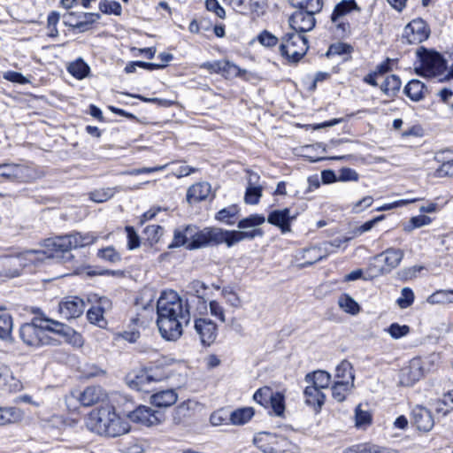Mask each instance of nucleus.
<instances>
[{
	"mask_svg": "<svg viewBox=\"0 0 453 453\" xmlns=\"http://www.w3.org/2000/svg\"><path fill=\"white\" fill-rule=\"evenodd\" d=\"M404 252L401 249L388 248L372 257L367 268L370 278L390 273L403 260Z\"/></svg>",
	"mask_w": 453,
	"mask_h": 453,
	"instance_id": "obj_4",
	"label": "nucleus"
},
{
	"mask_svg": "<svg viewBox=\"0 0 453 453\" xmlns=\"http://www.w3.org/2000/svg\"><path fill=\"white\" fill-rule=\"evenodd\" d=\"M209 308L211 315L217 318L219 321L225 322V309L224 307L217 301H211L209 303Z\"/></svg>",
	"mask_w": 453,
	"mask_h": 453,
	"instance_id": "obj_63",
	"label": "nucleus"
},
{
	"mask_svg": "<svg viewBox=\"0 0 453 453\" xmlns=\"http://www.w3.org/2000/svg\"><path fill=\"white\" fill-rule=\"evenodd\" d=\"M114 194L115 188H107L91 192L89 197L96 203H104L112 197Z\"/></svg>",
	"mask_w": 453,
	"mask_h": 453,
	"instance_id": "obj_53",
	"label": "nucleus"
},
{
	"mask_svg": "<svg viewBox=\"0 0 453 453\" xmlns=\"http://www.w3.org/2000/svg\"><path fill=\"white\" fill-rule=\"evenodd\" d=\"M414 302V293L410 288H403L401 291V297L397 299V303L402 309L408 308Z\"/></svg>",
	"mask_w": 453,
	"mask_h": 453,
	"instance_id": "obj_57",
	"label": "nucleus"
},
{
	"mask_svg": "<svg viewBox=\"0 0 453 453\" xmlns=\"http://www.w3.org/2000/svg\"><path fill=\"white\" fill-rule=\"evenodd\" d=\"M112 410L106 407L90 412L88 418L87 426L99 434L105 435L107 423L111 421Z\"/></svg>",
	"mask_w": 453,
	"mask_h": 453,
	"instance_id": "obj_16",
	"label": "nucleus"
},
{
	"mask_svg": "<svg viewBox=\"0 0 453 453\" xmlns=\"http://www.w3.org/2000/svg\"><path fill=\"white\" fill-rule=\"evenodd\" d=\"M430 34V30L422 19H415L405 26L403 37L410 44H417L426 41Z\"/></svg>",
	"mask_w": 453,
	"mask_h": 453,
	"instance_id": "obj_13",
	"label": "nucleus"
},
{
	"mask_svg": "<svg viewBox=\"0 0 453 453\" xmlns=\"http://www.w3.org/2000/svg\"><path fill=\"white\" fill-rule=\"evenodd\" d=\"M97 257L102 260L111 264H117L121 260L119 252H118L112 246L99 250L97 252Z\"/></svg>",
	"mask_w": 453,
	"mask_h": 453,
	"instance_id": "obj_46",
	"label": "nucleus"
},
{
	"mask_svg": "<svg viewBox=\"0 0 453 453\" xmlns=\"http://www.w3.org/2000/svg\"><path fill=\"white\" fill-rule=\"evenodd\" d=\"M257 41L265 47H273L278 43V38L272 33L264 30L257 35Z\"/></svg>",
	"mask_w": 453,
	"mask_h": 453,
	"instance_id": "obj_61",
	"label": "nucleus"
},
{
	"mask_svg": "<svg viewBox=\"0 0 453 453\" xmlns=\"http://www.w3.org/2000/svg\"><path fill=\"white\" fill-rule=\"evenodd\" d=\"M0 385L9 391H19L22 386L19 380L13 377L10 368L6 365H0Z\"/></svg>",
	"mask_w": 453,
	"mask_h": 453,
	"instance_id": "obj_30",
	"label": "nucleus"
},
{
	"mask_svg": "<svg viewBox=\"0 0 453 453\" xmlns=\"http://www.w3.org/2000/svg\"><path fill=\"white\" fill-rule=\"evenodd\" d=\"M253 399L265 409H272L276 416H282L285 411V398L282 393L275 392L269 387L257 389Z\"/></svg>",
	"mask_w": 453,
	"mask_h": 453,
	"instance_id": "obj_10",
	"label": "nucleus"
},
{
	"mask_svg": "<svg viewBox=\"0 0 453 453\" xmlns=\"http://www.w3.org/2000/svg\"><path fill=\"white\" fill-rule=\"evenodd\" d=\"M289 4L299 11L319 12L323 8V0H288Z\"/></svg>",
	"mask_w": 453,
	"mask_h": 453,
	"instance_id": "obj_34",
	"label": "nucleus"
},
{
	"mask_svg": "<svg viewBox=\"0 0 453 453\" xmlns=\"http://www.w3.org/2000/svg\"><path fill=\"white\" fill-rule=\"evenodd\" d=\"M211 192V186L208 182H199L192 185L187 193V199L189 203H196L208 197Z\"/></svg>",
	"mask_w": 453,
	"mask_h": 453,
	"instance_id": "obj_28",
	"label": "nucleus"
},
{
	"mask_svg": "<svg viewBox=\"0 0 453 453\" xmlns=\"http://www.w3.org/2000/svg\"><path fill=\"white\" fill-rule=\"evenodd\" d=\"M146 371L148 372L149 379L151 380L152 382L163 381L172 375V372L167 366H161L159 365L146 368Z\"/></svg>",
	"mask_w": 453,
	"mask_h": 453,
	"instance_id": "obj_38",
	"label": "nucleus"
},
{
	"mask_svg": "<svg viewBox=\"0 0 453 453\" xmlns=\"http://www.w3.org/2000/svg\"><path fill=\"white\" fill-rule=\"evenodd\" d=\"M239 212V209L236 205H231L227 208H224L220 210L217 215L216 219L219 221L225 222L228 225H233L234 221L230 219L234 218Z\"/></svg>",
	"mask_w": 453,
	"mask_h": 453,
	"instance_id": "obj_49",
	"label": "nucleus"
},
{
	"mask_svg": "<svg viewBox=\"0 0 453 453\" xmlns=\"http://www.w3.org/2000/svg\"><path fill=\"white\" fill-rule=\"evenodd\" d=\"M201 68L207 69L211 73H220L226 77L237 76L241 73L236 65L225 60L206 62L201 65Z\"/></svg>",
	"mask_w": 453,
	"mask_h": 453,
	"instance_id": "obj_22",
	"label": "nucleus"
},
{
	"mask_svg": "<svg viewBox=\"0 0 453 453\" xmlns=\"http://www.w3.org/2000/svg\"><path fill=\"white\" fill-rule=\"evenodd\" d=\"M339 306L346 312L357 314L359 311L358 303L349 295L343 294L339 297Z\"/></svg>",
	"mask_w": 453,
	"mask_h": 453,
	"instance_id": "obj_45",
	"label": "nucleus"
},
{
	"mask_svg": "<svg viewBox=\"0 0 453 453\" xmlns=\"http://www.w3.org/2000/svg\"><path fill=\"white\" fill-rule=\"evenodd\" d=\"M401 87L400 79L395 75L388 76L380 85L381 91L388 96H394Z\"/></svg>",
	"mask_w": 453,
	"mask_h": 453,
	"instance_id": "obj_40",
	"label": "nucleus"
},
{
	"mask_svg": "<svg viewBox=\"0 0 453 453\" xmlns=\"http://www.w3.org/2000/svg\"><path fill=\"white\" fill-rule=\"evenodd\" d=\"M254 415L251 407L237 409L229 413V423L234 426H242L249 422Z\"/></svg>",
	"mask_w": 453,
	"mask_h": 453,
	"instance_id": "obj_33",
	"label": "nucleus"
},
{
	"mask_svg": "<svg viewBox=\"0 0 453 453\" xmlns=\"http://www.w3.org/2000/svg\"><path fill=\"white\" fill-rule=\"evenodd\" d=\"M430 304H449L453 303V290H437L426 298Z\"/></svg>",
	"mask_w": 453,
	"mask_h": 453,
	"instance_id": "obj_36",
	"label": "nucleus"
},
{
	"mask_svg": "<svg viewBox=\"0 0 453 453\" xmlns=\"http://www.w3.org/2000/svg\"><path fill=\"white\" fill-rule=\"evenodd\" d=\"M128 418L134 423L145 426H153L162 422L163 414L150 407L141 405L130 412Z\"/></svg>",
	"mask_w": 453,
	"mask_h": 453,
	"instance_id": "obj_12",
	"label": "nucleus"
},
{
	"mask_svg": "<svg viewBox=\"0 0 453 453\" xmlns=\"http://www.w3.org/2000/svg\"><path fill=\"white\" fill-rule=\"evenodd\" d=\"M208 289V286L203 282L195 280L191 281L188 286V293L192 296L190 300H187L185 303H197V311L200 314H203L207 311V304H206V290Z\"/></svg>",
	"mask_w": 453,
	"mask_h": 453,
	"instance_id": "obj_18",
	"label": "nucleus"
},
{
	"mask_svg": "<svg viewBox=\"0 0 453 453\" xmlns=\"http://www.w3.org/2000/svg\"><path fill=\"white\" fill-rule=\"evenodd\" d=\"M420 65L415 67L417 74L425 77L441 75L446 70V62L442 57L434 51L424 50L419 54Z\"/></svg>",
	"mask_w": 453,
	"mask_h": 453,
	"instance_id": "obj_9",
	"label": "nucleus"
},
{
	"mask_svg": "<svg viewBox=\"0 0 453 453\" xmlns=\"http://www.w3.org/2000/svg\"><path fill=\"white\" fill-rule=\"evenodd\" d=\"M130 430L129 424L119 417L113 411L111 415V421L107 423L105 436L116 437L127 434Z\"/></svg>",
	"mask_w": 453,
	"mask_h": 453,
	"instance_id": "obj_24",
	"label": "nucleus"
},
{
	"mask_svg": "<svg viewBox=\"0 0 453 453\" xmlns=\"http://www.w3.org/2000/svg\"><path fill=\"white\" fill-rule=\"evenodd\" d=\"M206 10L216 14L220 19H225L226 12L217 0H205Z\"/></svg>",
	"mask_w": 453,
	"mask_h": 453,
	"instance_id": "obj_64",
	"label": "nucleus"
},
{
	"mask_svg": "<svg viewBox=\"0 0 453 453\" xmlns=\"http://www.w3.org/2000/svg\"><path fill=\"white\" fill-rule=\"evenodd\" d=\"M151 380L149 379L146 369L140 371L134 378L131 380L130 386L139 391H149L147 385L151 383Z\"/></svg>",
	"mask_w": 453,
	"mask_h": 453,
	"instance_id": "obj_42",
	"label": "nucleus"
},
{
	"mask_svg": "<svg viewBox=\"0 0 453 453\" xmlns=\"http://www.w3.org/2000/svg\"><path fill=\"white\" fill-rule=\"evenodd\" d=\"M352 10H358L356 2L354 0H342L335 5L331 15V21L342 33H346L349 29V25L343 21V18Z\"/></svg>",
	"mask_w": 453,
	"mask_h": 453,
	"instance_id": "obj_15",
	"label": "nucleus"
},
{
	"mask_svg": "<svg viewBox=\"0 0 453 453\" xmlns=\"http://www.w3.org/2000/svg\"><path fill=\"white\" fill-rule=\"evenodd\" d=\"M296 218V214H291L288 208L282 210H274L271 211L267 217V222L278 226L281 232H290V224Z\"/></svg>",
	"mask_w": 453,
	"mask_h": 453,
	"instance_id": "obj_19",
	"label": "nucleus"
},
{
	"mask_svg": "<svg viewBox=\"0 0 453 453\" xmlns=\"http://www.w3.org/2000/svg\"><path fill=\"white\" fill-rule=\"evenodd\" d=\"M303 394L306 404L311 406L316 411H319L324 404L326 398L321 389L309 385L305 388Z\"/></svg>",
	"mask_w": 453,
	"mask_h": 453,
	"instance_id": "obj_26",
	"label": "nucleus"
},
{
	"mask_svg": "<svg viewBox=\"0 0 453 453\" xmlns=\"http://www.w3.org/2000/svg\"><path fill=\"white\" fill-rule=\"evenodd\" d=\"M98 236L93 233H74L68 235L49 238L42 243L43 250H27L9 260L11 265L27 266L37 265L47 258H58L64 263L70 261L72 249L84 247L94 243Z\"/></svg>",
	"mask_w": 453,
	"mask_h": 453,
	"instance_id": "obj_1",
	"label": "nucleus"
},
{
	"mask_svg": "<svg viewBox=\"0 0 453 453\" xmlns=\"http://www.w3.org/2000/svg\"><path fill=\"white\" fill-rule=\"evenodd\" d=\"M262 196V187L258 185H255V182H252V175L248 179V187L246 188V193L244 196V200L246 203L249 204H257L259 202L260 197Z\"/></svg>",
	"mask_w": 453,
	"mask_h": 453,
	"instance_id": "obj_37",
	"label": "nucleus"
},
{
	"mask_svg": "<svg viewBox=\"0 0 453 453\" xmlns=\"http://www.w3.org/2000/svg\"><path fill=\"white\" fill-rule=\"evenodd\" d=\"M404 93L411 100L418 102L425 98L427 88L422 81L414 79L404 87Z\"/></svg>",
	"mask_w": 453,
	"mask_h": 453,
	"instance_id": "obj_27",
	"label": "nucleus"
},
{
	"mask_svg": "<svg viewBox=\"0 0 453 453\" xmlns=\"http://www.w3.org/2000/svg\"><path fill=\"white\" fill-rule=\"evenodd\" d=\"M380 446L373 443H359L346 448L343 453H380Z\"/></svg>",
	"mask_w": 453,
	"mask_h": 453,
	"instance_id": "obj_43",
	"label": "nucleus"
},
{
	"mask_svg": "<svg viewBox=\"0 0 453 453\" xmlns=\"http://www.w3.org/2000/svg\"><path fill=\"white\" fill-rule=\"evenodd\" d=\"M352 387L353 384L347 381H335L332 388V395L336 401L342 402Z\"/></svg>",
	"mask_w": 453,
	"mask_h": 453,
	"instance_id": "obj_41",
	"label": "nucleus"
},
{
	"mask_svg": "<svg viewBox=\"0 0 453 453\" xmlns=\"http://www.w3.org/2000/svg\"><path fill=\"white\" fill-rule=\"evenodd\" d=\"M194 328L203 346L212 344L218 335V326L208 318L195 319Z\"/></svg>",
	"mask_w": 453,
	"mask_h": 453,
	"instance_id": "obj_11",
	"label": "nucleus"
},
{
	"mask_svg": "<svg viewBox=\"0 0 453 453\" xmlns=\"http://www.w3.org/2000/svg\"><path fill=\"white\" fill-rule=\"evenodd\" d=\"M148 447L147 440L133 438L122 443V451L124 453H142Z\"/></svg>",
	"mask_w": 453,
	"mask_h": 453,
	"instance_id": "obj_39",
	"label": "nucleus"
},
{
	"mask_svg": "<svg viewBox=\"0 0 453 453\" xmlns=\"http://www.w3.org/2000/svg\"><path fill=\"white\" fill-rule=\"evenodd\" d=\"M257 230L250 231H227L217 227H205L202 230L194 226L191 242L188 244V250H196L207 246H215L226 243L228 247L244 239H253Z\"/></svg>",
	"mask_w": 453,
	"mask_h": 453,
	"instance_id": "obj_3",
	"label": "nucleus"
},
{
	"mask_svg": "<svg viewBox=\"0 0 453 453\" xmlns=\"http://www.w3.org/2000/svg\"><path fill=\"white\" fill-rule=\"evenodd\" d=\"M20 168L17 165H0V176L6 179H15L19 176Z\"/></svg>",
	"mask_w": 453,
	"mask_h": 453,
	"instance_id": "obj_60",
	"label": "nucleus"
},
{
	"mask_svg": "<svg viewBox=\"0 0 453 453\" xmlns=\"http://www.w3.org/2000/svg\"><path fill=\"white\" fill-rule=\"evenodd\" d=\"M317 12L296 11L289 18V26L295 33L302 34L311 31L316 23Z\"/></svg>",
	"mask_w": 453,
	"mask_h": 453,
	"instance_id": "obj_14",
	"label": "nucleus"
},
{
	"mask_svg": "<svg viewBox=\"0 0 453 453\" xmlns=\"http://www.w3.org/2000/svg\"><path fill=\"white\" fill-rule=\"evenodd\" d=\"M411 415L413 423L418 430L428 432L433 428L434 421L430 411L426 408L417 405L412 409Z\"/></svg>",
	"mask_w": 453,
	"mask_h": 453,
	"instance_id": "obj_21",
	"label": "nucleus"
},
{
	"mask_svg": "<svg viewBox=\"0 0 453 453\" xmlns=\"http://www.w3.org/2000/svg\"><path fill=\"white\" fill-rule=\"evenodd\" d=\"M431 223V219L426 215H418L411 218L409 223L404 226L403 230L405 232H411L415 228H418Z\"/></svg>",
	"mask_w": 453,
	"mask_h": 453,
	"instance_id": "obj_50",
	"label": "nucleus"
},
{
	"mask_svg": "<svg viewBox=\"0 0 453 453\" xmlns=\"http://www.w3.org/2000/svg\"><path fill=\"white\" fill-rule=\"evenodd\" d=\"M178 400V394L174 389H165L150 395V403L161 408H166L174 404Z\"/></svg>",
	"mask_w": 453,
	"mask_h": 453,
	"instance_id": "obj_25",
	"label": "nucleus"
},
{
	"mask_svg": "<svg viewBox=\"0 0 453 453\" xmlns=\"http://www.w3.org/2000/svg\"><path fill=\"white\" fill-rule=\"evenodd\" d=\"M335 378L336 381H347L349 384H353L354 374L352 365L349 361L343 360L337 365Z\"/></svg>",
	"mask_w": 453,
	"mask_h": 453,
	"instance_id": "obj_35",
	"label": "nucleus"
},
{
	"mask_svg": "<svg viewBox=\"0 0 453 453\" xmlns=\"http://www.w3.org/2000/svg\"><path fill=\"white\" fill-rule=\"evenodd\" d=\"M85 303L78 296H67L58 305L59 313L66 319L80 317L84 311Z\"/></svg>",
	"mask_w": 453,
	"mask_h": 453,
	"instance_id": "obj_17",
	"label": "nucleus"
},
{
	"mask_svg": "<svg viewBox=\"0 0 453 453\" xmlns=\"http://www.w3.org/2000/svg\"><path fill=\"white\" fill-rule=\"evenodd\" d=\"M99 9L104 13L114 15H120L122 10L119 2L107 0L100 1Z\"/></svg>",
	"mask_w": 453,
	"mask_h": 453,
	"instance_id": "obj_52",
	"label": "nucleus"
},
{
	"mask_svg": "<svg viewBox=\"0 0 453 453\" xmlns=\"http://www.w3.org/2000/svg\"><path fill=\"white\" fill-rule=\"evenodd\" d=\"M41 318L43 320L45 333L48 331L56 334L65 342H71L73 338L78 337L74 330L67 325L46 317Z\"/></svg>",
	"mask_w": 453,
	"mask_h": 453,
	"instance_id": "obj_20",
	"label": "nucleus"
},
{
	"mask_svg": "<svg viewBox=\"0 0 453 453\" xmlns=\"http://www.w3.org/2000/svg\"><path fill=\"white\" fill-rule=\"evenodd\" d=\"M164 234V229L162 226L158 225H151L148 226L145 228V234L147 236L148 241L153 244L159 241L161 236Z\"/></svg>",
	"mask_w": 453,
	"mask_h": 453,
	"instance_id": "obj_56",
	"label": "nucleus"
},
{
	"mask_svg": "<svg viewBox=\"0 0 453 453\" xmlns=\"http://www.w3.org/2000/svg\"><path fill=\"white\" fill-rule=\"evenodd\" d=\"M88 319L100 327H104L106 325V321L104 318V312L98 310L96 306H92L87 312Z\"/></svg>",
	"mask_w": 453,
	"mask_h": 453,
	"instance_id": "obj_54",
	"label": "nucleus"
},
{
	"mask_svg": "<svg viewBox=\"0 0 453 453\" xmlns=\"http://www.w3.org/2000/svg\"><path fill=\"white\" fill-rule=\"evenodd\" d=\"M356 426L365 427L372 422V415L369 411H364L359 404L355 411Z\"/></svg>",
	"mask_w": 453,
	"mask_h": 453,
	"instance_id": "obj_51",
	"label": "nucleus"
},
{
	"mask_svg": "<svg viewBox=\"0 0 453 453\" xmlns=\"http://www.w3.org/2000/svg\"><path fill=\"white\" fill-rule=\"evenodd\" d=\"M19 338L28 347L38 348L50 343L41 317H35L31 322L23 324L19 328Z\"/></svg>",
	"mask_w": 453,
	"mask_h": 453,
	"instance_id": "obj_5",
	"label": "nucleus"
},
{
	"mask_svg": "<svg viewBox=\"0 0 453 453\" xmlns=\"http://www.w3.org/2000/svg\"><path fill=\"white\" fill-rule=\"evenodd\" d=\"M209 421L212 426L227 425L229 421V412L225 409H219L210 415Z\"/></svg>",
	"mask_w": 453,
	"mask_h": 453,
	"instance_id": "obj_48",
	"label": "nucleus"
},
{
	"mask_svg": "<svg viewBox=\"0 0 453 453\" xmlns=\"http://www.w3.org/2000/svg\"><path fill=\"white\" fill-rule=\"evenodd\" d=\"M253 443L263 453L291 452L290 441L280 434L260 432L254 436Z\"/></svg>",
	"mask_w": 453,
	"mask_h": 453,
	"instance_id": "obj_7",
	"label": "nucleus"
},
{
	"mask_svg": "<svg viewBox=\"0 0 453 453\" xmlns=\"http://www.w3.org/2000/svg\"><path fill=\"white\" fill-rule=\"evenodd\" d=\"M106 394L102 389V388L98 386L88 387L82 392H80L77 395L78 401L83 406L94 405L100 401L104 400Z\"/></svg>",
	"mask_w": 453,
	"mask_h": 453,
	"instance_id": "obj_23",
	"label": "nucleus"
},
{
	"mask_svg": "<svg viewBox=\"0 0 453 453\" xmlns=\"http://www.w3.org/2000/svg\"><path fill=\"white\" fill-rule=\"evenodd\" d=\"M327 255H326V251L324 253L321 252V248L313 247V248L308 249L304 252V257H309L311 260L305 262L304 265H311L317 261L322 260Z\"/></svg>",
	"mask_w": 453,
	"mask_h": 453,
	"instance_id": "obj_58",
	"label": "nucleus"
},
{
	"mask_svg": "<svg viewBox=\"0 0 453 453\" xmlns=\"http://www.w3.org/2000/svg\"><path fill=\"white\" fill-rule=\"evenodd\" d=\"M435 355L424 358L414 357L400 372V383L403 386H412L418 381L426 372H429L434 363Z\"/></svg>",
	"mask_w": 453,
	"mask_h": 453,
	"instance_id": "obj_6",
	"label": "nucleus"
},
{
	"mask_svg": "<svg viewBox=\"0 0 453 453\" xmlns=\"http://www.w3.org/2000/svg\"><path fill=\"white\" fill-rule=\"evenodd\" d=\"M67 69L73 76L79 80L85 78L89 71L88 65L81 59L71 63Z\"/></svg>",
	"mask_w": 453,
	"mask_h": 453,
	"instance_id": "obj_44",
	"label": "nucleus"
},
{
	"mask_svg": "<svg viewBox=\"0 0 453 453\" xmlns=\"http://www.w3.org/2000/svg\"><path fill=\"white\" fill-rule=\"evenodd\" d=\"M157 325L163 338L175 341L182 334V327L190 321L188 303L173 291L163 292L157 303Z\"/></svg>",
	"mask_w": 453,
	"mask_h": 453,
	"instance_id": "obj_2",
	"label": "nucleus"
},
{
	"mask_svg": "<svg viewBox=\"0 0 453 453\" xmlns=\"http://www.w3.org/2000/svg\"><path fill=\"white\" fill-rule=\"evenodd\" d=\"M352 51V47L344 42H336L329 47L327 55H344L349 54Z\"/></svg>",
	"mask_w": 453,
	"mask_h": 453,
	"instance_id": "obj_62",
	"label": "nucleus"
},
{
	"mask_svg": "<svg viewBox=\"0 0 453 453\" xmlns=\"http://www.w3.org/2000/svg\"><path fill=\"white\" fill-rule=\"evenodd\" d=\"M265 218L257 214L250 215L248 218L242 219L238 223V227L241 229L252 228L256 226L262 225L265 222Z\"/></svg>",
	"mask_w": 453,
	"mask_h": 453,
	"instance_id": "obj_55",
	"label": "nucleus"
},
{
	"mask_svg": "<svg viewBox=\"0 0 453 453\" xmlns=\"http://www.w3.org/2000/svg\"><path fill=\"white\" fill-rule=\"evenodd\" d=\"M12 319L8 313L0 314V338L7 340L11 337L12 331Z\"/></svg>",
	"mask_w": 453,
	"mask_h": 453,
	"instance_id": "obj_47",
	"label": "nucleus"
},
{
	"mask_svg": "<svg viewBox=\"0 0 453 453\" xmlns=\"http://www.w3.org/2000/svg\"><path fill=\"white\" fill-rule=\"evenodd\" d=\"M23 418V411L16 407H0V426L19 422Z\"/></svg>",
	"mask_w": 453,
	"mask_h": 453,
	"instance_id": "obj_32",
	"label": "nucleus"
},
{
	"mask_svg": "<svg viewBox=\"0 0 453 453\" xmlns=\"http://www.w3.org/2000/svg\"><path fill=\"white\" fill-rule=\"evenodd\" d=\"M308 50L307 38L298 33H288L282 39L280 45V52L287 59L292 62L299 61Z\"/></svg>",
	"mask_w": 453,
	"mask_h": 453,
	"instance_id": "obj_8",
	"label": "nucleus"
},
{
	"mask_svg": "<svg viewBox=\"0 0 453 453\" xmlns=\"http://www.w3.org/2000/svg\"><path fill=\"white\" fill-rule=\"evenodd\" d=\"M387 331L388 332L392 338L399 339L403 336L407 335L410 333V327L406 325L401 326L397 323H393L387 329Z\"/></svg>",
	"mask_w": 453,
	"mask_h": 453,
	"instance_id": "obj_59",
	"label": "nucleus"
},
{
	"mask_svg": "<svg viewBox=\"0 0 453 453\" xmlns=\"http://www.w3.org/2000/svg\"><path fill=\"white\" fill-rule=\"evenodd\" d=\"M194 230V226L188 225L184 227H179L174 230L173 240L171 244H169V248H177L185 246L188 248V244L191 242L192 231Z\"/></svg>",
	"mask_w": 453,
	"mask_h": 453,
	"instance_id": "obj_29",
	"label": "nucleus"
},
{
	"mask_svg": "<svg viewBox=\"0 0 453 453\" xmlns=\"http://www.w3.org/2000/svg\"><path fill=\"white\" fill-rule=\"evenodd\" d=\"M307 383L312 387H316L319 389L327 388L331 382V375L326 371H316L312 373H308L305 376Z\"/></svg>",
	"mask_w": 453,
	"mask_h": 453,
	"instance_id": "obj_31",
	"label": "nucleus"
}]
</instances>
